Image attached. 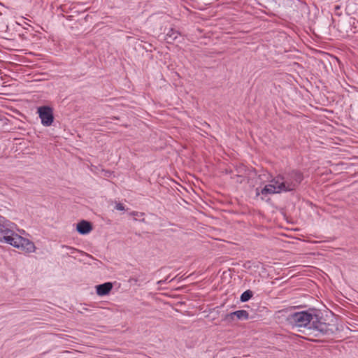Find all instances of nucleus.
<instances>
[{"label": "nucleus", "mask_w": 358, "mask_h": 358, "mask_svg": "<svg viewBox=\"0 0 358 358\" xmlns=\"http://www.w3.org/2000/svg\"><path fill=\"white\" fill-rule=\"evenodd\" d=\"M287 320L293 326L317 331L323 335L334 333L331 324L325 322L322 313L315 308L292 313L288 315Z\"/></svg>", "instance_id": "f257e3e1"}, {"label": "nucleus", "mask_w": 358, "mask_h": 358, "mask_svg": "<svg viewBox=\"0 0 358 358\" xmlns=\"http://www.w3.org/2000/svg\"><path fill=\"white\" fill-rule=\"evenodd\" d=\"M16 228L15 223L0 215V242L27 252H34L36 249L34 243L18 235L15 232Z\"/></svg>", "instance_id": "f03ea898"}, {"label": "nucleus", "mask_w": 358, "mask_h": 358, "mask_svg": "<svg viewBox=\"0 0 358 358\" xmlns=\"http://www.w3.org/2000/svg\"><path fill=\"white\" fill-rule=\"evenodd\" d=\"M274 178L276 180L275 183L279 185L282 193L294 191L303 180L302 173L298 171L280 173Z\"/></svg>", "instance_id": "7ed1b4c3"}, {"label": "nucleus", "mask_w": 358, "mask_h": 358, "mask_svg": "<svg viewBox=\"0 0 358 358\" xmlns=\"http://www.w3.org/2000/svg\"><path fill=\"white\" fill-rule=\"evenodd\" d=\"M37 113L41 120V123L44 126H50L52 124L54 116L53 110L51 107L46 106L38 107Z\"/></svg>", "instance_id": "20e7f679"}, {"label": "nucleus", "mask_w": 358, "mask_h": 358, "mask_svg": "<svg viewBox=\"0 0 358 358\" xmlns=\"http://www.w3.org/2000/svg\"><path fill=\"white\" fill-rule=\"evenodd\" d=\"M275 178H273L269 184L266 185L260 191L258 188L256 189V194L257 196L262 194L263 196H267L268 194H275L282 193L281 189L278 185Z\"/></svg>", "instance_id": "39448f33"}, {"label": "nucleus", "mask_w": 358, "mask_h": 358, "mask_svg": "<svg viewBox=\"0 0 358 358\" xmlns=\"http://www.w3.org/2000/svg\"><path fill=\"white\" fill-rule=\"evenodd\" d=\"M112 289L113 283L110 282H104L96 286V294L101 296L108 294Z\"/></svg>", "instance_id": "423d86ee"}, {"label": "nucleus", "mask_w": 358, "mask_h": 358, "mask_svg": "<svg viewBox=\"0 0 358 358\" xmlns=\"http://www.w3.org/2000/svg\"><path fill=\"white\" fill-rule=\"evenodd\" d=\"M76 229L80 234L85 235L92 230V226L90 222L82 220L77 224Z\"/></svg>", "instance_id": "0eeeda50"}, {"label": "nucleus", "mask_w": 358, "mask_h": 358, "mask_svg": "<svg viewBox=\"0 0 358 358\" xmlns=\"http://www.w3.org/2000/svg\"><path fill=\"white\" fill-rule=\"evenodd\" d=\"M234 317L240 320H247L249 319V313L245 310H238L227 315V318L234 320Z\"/></svg>", "instance_id": "6e6552de"}, {"label": "nucleus", "mask_w": 358, "mask_h": 358, "mask_svg": "<svg viewBox=\"0 0 358 358\" xmlns=\"http://www.w3.org/2000/svg\"><path fill=\"white\" fill-rule=\"evenodd\" d=\"M253 296V292L250 289H248L242 293L240 300L242 302L248 301Z\"/></svg>", "instance_id": "1a4fd4ad"}, {"label": "nucleus", "mask_w": 358, "mask_h": 358, "mask_svg": "<svg viewBox=\"0 0 358 358\" xmlns=\"http://www.w3.org/2000/svg\"><path fill=\"white\" fill-rule=\"evenodd\" d=\"M179 34L178 31H174L173 29H171L167 34H166V39H172V40H176Z\"/></svg>", "instance_id": "9d476101"}, {"label": "nucleus", "mask_w": 358, "mask_h": 358, "mask_svg": "<svg viewBox=\"0 0 358 358\" xmlns=\"http://www.w3.org/2000/svg\"><path fill=\"white\" fill-rule=\"evenodd\" d=\"M115 209L117 210H124V205L122 203H117L115 205Z\"/></svg>", "instance_id": "9b49d317"}, {"label": "nucleus", "mask_w": 358, "mask_h": 358, "mask_svg": "<svg viewBox=\"0 0 358 358\" xmlns=\"http://www.w3.org/2000/svg\"><path fill=\"white\" fill-rule=\"evenodd\" d=\"M335 9L336 10H339L340 9V6H335Z\"/></svg>", "instance_id": "f8f14e48"}]
</instances>
